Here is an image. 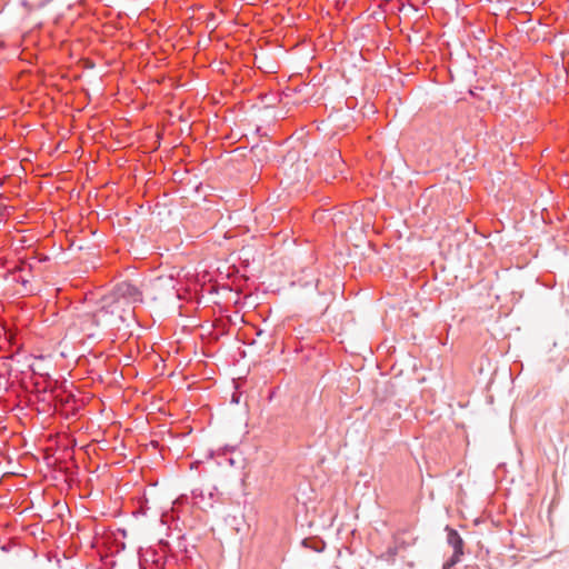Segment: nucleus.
I'll use <instances>...</instances> for the list:
<instances>
[{
  "label": "nucleus",
  "mask_w": 569,
  "mask_h": 569,
  "mask_svg": "<svg viewBox=\"0 0 569 569\" xmlns=\"http://www.w3.org/2000/svg\"><path fill=\"white\" fill-rule=\"evenodd\" d=\"M446 531L447 543L453 549V552L465 555V541L461 538L460 533L449 526L446 527Z\"/></svg>",
  "instance_id": "7ed1b4c3"
},
{
  "label": "nucleus",
  "mask_w": 569,
  "mask_h": 569,
  "mask_svg": "<svg viewBox=\"0 0 569 569\" xmlns=\"http://www.w3.org/2000/svg\"><path fill=\"white\" fill-rule=\"evenodd\" d=\"M139 302H142V292L139 288L122 281L102 296L99 308L89 318L93 326L107 330L110 335L126 337L131 335L130 328L136 321L130 307Z\"/></svg>",
  "instance_id": "f257e3e1"
},
{
  "label": "nucleus",
  "mask_w": 569,
  "mask_h": 569,
  "mask_svg": "<svg viewBox=\"0 0 569 569\" xmlns=\"http://www.w3.org/2000/svg\"><path fill=\"white\" fill-rule=\"evenodd\" d=\"M31 259L37 260L39 263H46L50 260V257L47 254H39V256H33Z\"/></svg>",
  "instance_id": "6e6552de"
},
{
  "label": "nucleus",
  "mask_w": 569,
  "mask_h": 569,
  "mask_svg": "<svg viewBox=\"0 0 569 569\" xmlns=\"http://www.w3.org/2000/svg\"><path fill=\"white\" fill-rule=\"evenodd\" d=\"M156 569H163V567L156 565Z\"/></svg>",
  "instance_id": "9b49d317"
},
{
  "label": "nucleus",
  "mask_w": 569,
  "mask_h": 569,
  "mask_svg": "<svg viewBox=\"0 0 569 569\" xmlns=\"http://www.w3.org/2000/svg\"><path fill=\"white\" fill-rule=\"evenodd\" d=\"M301 543L316 552H321L326 548L325 541L319 538H305Z\"/></svg>",
  "instance_id": "39448f33"
},
{
  "label": "nucleus",
  "mask_w": 569,
  "mask_h": 569,
  "mask_svg": "<svg viewBox=\"0 0 569 569\" xmlns=\"http://www.w3.org/2000/svg\"><path fill=\"white\" fill-rule=\"evenodd\" d=\"M11 359H13V353L2 356V360L0 361V378L11 375L12 368L9 362Z\"/></svg>",
  "instance_id": "423d86ee"
},
{
  "label": "nucleus",
  "mask_w": 569,
  "mask_h": 569,
  "mask_svg": "<svg viewBox=\"0 0 569 569\" xmlns=\"http://www.w3.org/2000/svg\"><path fill=\"white\" fill-rule=\"evenodd\" d=\"M214 491H216V488H211V489H208V490H204L203 488H194L191 493H192V497L193 499L196 500L197 503L199 502H202L204 500V497L208 496L209 497V501L204 505L203 508H212L213 507V502H214Z\"/></svg>",
  "instance_id": "20e7f679"
},
{
  "label": "nucleus",
  "mask_w": 569,
  "mask_h": 569,
  "mask_svg": "<svg viewBox=\"0 0 569 569\" xmlns=\"http://www.w3.org/2000/svg\"><path fill=\"white\" fill-rule=\"evenodd\" d=\"M2 360V356H0V361Z\"/></svg>",
  "instance_id": "f8f14e48"
},
{
  "label": "nucleus",
  "mask_w": 569,
  "mask_h": 569,
  "mask_svg": "<svg viewBox=\"0 0 569 569\" xmlns=\"http://www.w3.org/2000/svg\"><path fill=\"white\" fill-rule=\"evenodd\" d=\"M240 398H241V395H240V393H236V392H234V393L231 396V403H236V405H238V403L240 402Z\"/></svg>",
  "instance_id": "1a4fd4ad"
},
{
  "label": "nucleus",
  "mask_w": 569,
  "mask_h": 569,
  "mask_svg": "<svg viewBox=\"0 0 569 569\" xmlns=\"http://www.w3.org/2000/svg\"><path fill=\"white\" fill-rule=\"evenodd\" d=\"M23 272L24 276H19L17 278H14V281L21 283L24 289L29 292H31L32 290L28 288V286L30 284V280L28 277H31L33 278L36 276V271H37V267L31 262H21L19 267H17L12 272Z\"/></svg>",
  "instance_id": "f03ea898"
},
{
  "label": "nucleus",
  "mask_w": 569,
  "mask_h": 569,
  "mask_svg": "<svg viewBox=\"0 0 569 569\" xmlns=\"http://www.w3.org/2000/svg\"><path fill=\"white\" fill-rule=\"evenodd\" d=\"M463 556V553H456L453 552L451 555L450 558H448L443 565H442V569H451L453 568L457 563H459L461 561V557Z\"/></svg>",
  "instance_id": "0eeeda50"
},
{
  "label": "nucleus",
  "mask_w": 569,
  "mask_h": 569,
  "mask_svg": "<svg viewBox=\"0 0 569 569\" xmlns=\"http://www.w3.org/2000/svg\"><path fill=\"white\" fill-rule=\"evenodd\" d=\"M8 335V340L12 342L13 340V333L12 332H6Z\"/></svg>",
  "instance_id": "9d476101"
}]
</instances>
